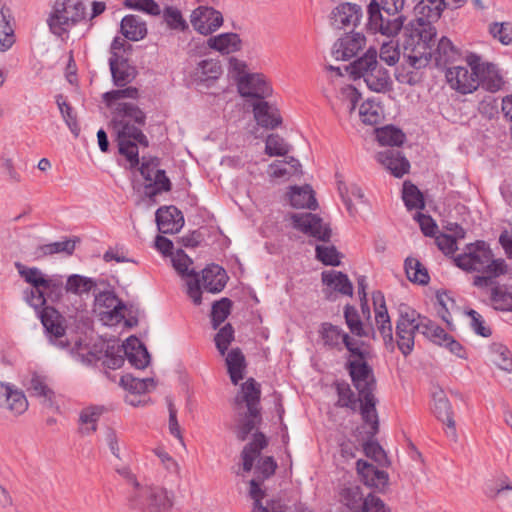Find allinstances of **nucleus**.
Returning a JSON list of instances; mask_svg holds the SVG:
<instances>
[{"label": "nucleus", "mask_w": 512, "mask_h": 512, "mask_svg": "<svg viewBox=\"0 0 512 512\" xmlns=\"http://www.w3.org/2000/svg\"><path fill=\"white\" fill-rule=\"evenodd\" d=\"M139 97L136 87H126L106 92L102 98L111 111V126L117 135L119 153L131 168L139 164L138 146H148V140L140 127L145 123L144 112L133 102Z\"/></svg>", "instance_id": "1"}, {"label": "nucleus", "mask_w": 512, "mask_h": 512, "mask_svg": "<svg viewBox=\"0 0 512 512\" xmlns=\"http://www.w3.org/2000/svg\"><path fill=\"white\" fill-rule=\"evenodd\" d=\"M115 461H111L116 472L121 475L129 487L126 504L136 512H166L173 506V495L162 486L142 483L131 472L132 460L129 450H113Z\"/></svg>", "instance_id": "2"}, {"label": "nucleus", "mask_w": 512, "mask_h": 512, "mask_svg": "<svg viewBox=\"0 0 512 512\" xmlns=\"http://www.w3.org/2000/svg\"><path fill=\"white\" fill-rule=\"evenodd\" d=\"M241 464L235 469L239 476H245L254 470L255 477L250 480L249 497L253 500L252 512H289L280 499H266V492L261 488L262 481L274 474L277 464L270 456H262L261 450H243Z\"/></svg>", "instance_id": "3"}, {"label": "nucleus", "mask_w": 512, "mask_h": 512, "mask_svg": "<svg viewBox=\"0 0 512 512\" xmlns=\"http://www.w3.org/2000/svg\"><path fill=\"white\" fill-rule=\"evenodd\" d=\"M455 265L468 273H476L473 285L487 287L493 278L505 275L508 265L502 258H494L490 246L485 241H476L465 246L454 258Z\"/></svg>", "instance_id": "4"}, {"label": "nucleus", "mask_w": 512, "mask_h": 512, "mask_svg": "<svg viewBox=\"0 0 512 512\" xmlns=\"http://www.w3.org/2000/svg\"><path fill=\"white\" fill-rule=\"evenodd\" d=\"M349 371L354 386L359 392L361 402V415L364 421L363 428L369 434L362 448H381L374 438L378 431V416L376 412V399L373 391L375 381L371 369L364 361V357L349 360Z\"/></svg>", "instance_id": "5"}, {"label": "nucleus", "mask_w": 512, "mask_h": 512, "mask_svg": "<svg viewBox=\"0 0 512 512\" xmlns=\"http://www.w3.org/2000/svg\"><path fill=\"white\" fill-rule=\"evenodd\" d=\"M404 58L414 69L425 67L433 56L436 29L427 21L412 20L403 32Z\"/></svg>", "instance_id": "6"}, {"label": "nucleus", "mask_w": 512, "mask_h": 512, "mask_svg": "<svg viewBox=\"0 0 512 512\" xmlns=\"http://www.w3.org/2000/svg\"><path fill=\"white\" fill-rule=\"evenodd\" d=\"M85 6L81 0H55L47 18L51 33L62 39L85 18Z\"/></svg>", "instance_id": "7"}, {"label": "nucleus", "mask_w": 512, "mask_h": 512, "mask_svg": "<svg viewBox=\"0 0 512 512\" xmlns=\"http://www.w3.org/2000/svg\"><path fill=\"white\" fill-rule=\"evenodd\" d=\"M353 73L363 78L370 90L378 93L388 91L392 85L388 71L378 64L377 51L374 48H369L354 62Z\"/></svg>", "instance_id": "8"}, {"label": "nucleus", "mask_w": 512, "mask_h": 512, "mask_svg": "<svg viewBox=\"0 0 512 512\" xmlns=\"http://www.w3.org/2000/svg\"><path fill=\"white\" fill-rule=\"evenodd\" d=\"M227 274L225 270L218 265H210L203 269L201 278L197 275L187 280V294L195 305L202 302L201 289L210 293H219L223 290L227 282Z\"/></svg>", "instance_id": "9"}, {"label": "nucleus", "mask_w": 512, "mask_h": 512, "mask_svg": "<svg viewBox=\"0 0 512 512\" xmlns=\"http://www.w3.org/2000/svg\"><path fill=\"white\" fill-rule=\"evenodd\" d=\"M383 4V0L381 1ZM399 11H387L383 5L372 0L368 5V29L373 33H381L387 37L396 36L404 28V17Z\"/></svg>", "instance_id": "10"}, {"label": "nucleus", "mask_w": 512, "mask_h": 512, "mask_svg": "<svg viewBox=\"0 0 512 512\" xmlns=\"http://www.w3.org/2000/svg\"><path fill=\"white\" fill-rule=\"evenodd\" d=\"M396 322L397 346L403 355H409L414 348L415 333H420L419 313L409 305L401 303L398 306Z\"/></svg>", "instance_id": "11"}, {"label": "nucleus", "mask_w": 512, "mask_h": 512, "mask_svg": "<svg viewBox=\"0 0 512 512\" xmlns=\"http://www.w3.org/2000/svg\"><path fill=\"white\" fill-rule=\"evenodd\" d=\"M467 66H453L446 72L447 82L452 89L461 94H470L479 87L478 62L479 57L469 55Z\"/></svg>", "instance_id": "12"}, {"label": "nucleus", "mask_w": 512, "mask_h": 512, "mask_svg": "<svg viewBox=\"0 0 512 512\" xmlns=\"http://www.w3.org/2000/svg\"><path fill=\"white\" fill-rule=\"evenodd\" d=\"M222 75L221 62L215 58H205L196 62L192 67L189 72V80L200 89H209L215 86Z\"/></svg>", "instance_id": "13"}, {"label": "nucleus", "mask_w": 512, "mask_h": 512, "mask_svg": "<svg viewBox=\"0 0 512 512\" xmlns=\"http://www.w3.org/2000/svg\"><path fill=\"white\" fill-rule=\"evenodd\" d=\"M125 304L112 292H101L95 299V312L104 325L114 326L124 319Z\"/></svg>", "instance_id": "14"}, {"label": "nucleus", "mask_w": 512, "mask_h": 512, "mask_svg": "<svg viewBox=\"0 0 512 512\" xmlns=\"http://www.w3.org/2000/svg\"><path fill=\"white\" fill-rule=\"evenodd\" d=\"M363 17L360 5L342 2L335 6L329 14V24L336 30H354Z\"/></svg>", "instance_id": "15"}, {"label": "nucleus", "mask_w": 512, "mask_h": 512, "mask_svg": "<svg viewBox=\"0 0 512 512\" xmlns=\"http://www.w3.org/2000/svg\"><path fill=\"white\" fill-rule=\"evenodd\" d=\"M20 276L32 286L29 293H26L27 303L35 309L42 308L45 305V299L40 290L45 283L48 275L44 274L36 267H27L21 263H15Z\"/></svg>", "instance_id": "16"}, {"label": "nucleus", "mask_w": 512, "mask_h": 512, "mask_svg": "<svg viewBox=\"0 0 512 512\" xmlns=\"http://www.w3.org/2000/svg\"><path fill=\"white\" fill-rule=\"evenodd\" d=\"M224 19L220 11L208 6H199L192 11L190 23L195 31L207 36L223 25Z\"/></svg>", "instance_id": "17"}, {"label": "nucleus", "mask_w": 512, "mask_h": 512, "mask_svg": "<svg viewBox=\"0 0 512 512\" xmlns=\"http://www.w3.org/2000/svg\"><path fill=\"white\" fill-rule=\"evenodd\" d=\"M140 173L146 181V187L153 189L148 192L150 195L167 192L171 189V182L166 176L165 171L159 168V160L157 158L146 159L143 157Z\"/></svg>", "instance_id": "18"}, {"label": "nucleus", "mask_w": 512, "mask_h": 512, "mask_svg": "<svg viewBox=\"0 0 512 512\" xmlns=\"http://www.w3.org/2000/svg\"><path fill=\"white\" fill-rule=\"evenodd\" d=\"M290 219L293 227L300 232L317 240H329L331 230L317 215L311 213H294L290 216Z\"/></svg>", "instance_id": "19"}, {"label": "nucleus", "mask_w": 512, "mask_h": 512, "mask_svg": "<svg viewBox=\"0 0 512 512\" xmlns=\"http://www.w3.org/2000/svg\"><path fill=\"white\" fill-rule=\"evenodd\" d=\"M237 89L242 97L263 99L272 94V87L262 73H251L239 79Z\"/></svg>", "instance_id": "20"}, {"label": "nucleus", "mask_w": 512, "mask_h": 512, "mask_svg": "<svg viewBox=\"0 0 512 512\" xmlns=\"http://www.w3.org/2000/svg\"><path fill=\"white\" fill-rule=\"evenodd\" d=\"M366 44L365 36L360 32H351L339 38L333 45L336 60H349L357 55Z\"/></svg>", "instance_id": "21"}, {"label": "nucleus", "mask_w": 512, "mask_h": 512, "mask_svg": "<svg viewBox=\"0 0 512 512\" xmlns=\"http://www.w3.org/2000/svg\"><path fill=\"white\" fill-rule=\"evenodd\" d=\"M372 299L377 330L382 336L385 344L391 346L393 344V330L390 316L385 304L384 295L377 291L373 293Z\"/></svg>", "instance_id": "22"}, {"label": "nucleus", "mask_w": 512, "mask_h": 512, "mask_svg": "<svg viewBox=\"0 0 512 512\" xmlns=\"http://www.w3.org/2000/svg\"><path fill=\"white\" fill-rule=\"evenodd\" d=\"M41 322L47 332L50 334L51 341L59 347L67 345L63 318L57 310L52 307H44L41 312Z\"/></svg>", "instance_id": "23"}, {"label": "nucleus", "mask_w": 512, "mask_h": 512, "mask_svg": "<svg viewBox=\"0 0 512 512\" xmlns=\"http://www.w3.org/2000/svg\"><path fill=\"white\" fill-rule=\"evenodd\" d=\"M156 223L163 234H174L184 225L182 212L175 206H163L156 212Z\"/></svg>", "instance_id": "24"}, {"label": "nucleus", "mask_w": 512, "mask_h": 512, "mask_svg": "<svg viewBox=\"0 0 512 512\" xmlns=\"http://www.w3.org/2000/svg\"><path fill=\"white\" fill-rule=\"evenodd\" d=\"M0 406L19 415L28 409V401L21 390L6 383H0Z\"/></svg>", "instance_id": "25"}, {"label": "nucleus", "mask_w": 512, "mask_h": 512, "mask_svg": "<svg viewBox=\"0 0 512 512\" xmlns=\"http://www.w3.org/2000/svg\"><path fill=\"white\" fill-rule=\"evenodd\" d=\"M16 42L15 19L5 4H0V52L10 50Z\"/></svg>", "instance_id": "26"}, {"label": "nucleus", "mask_w": 512, "mask_h": 512, "mask_svg": "<svg viewBox=\"0 0 512 512\" xmlns=\"http://www.w3.org/2000/svg\"><path fill=\"white\" fill-rule=\"evenodd\" d=\"M377 161L391 172L395 177H402L408 173L410 164L401 153L394 149H385L376 156Z\"/></svg>", "instance_id": "27"}, {"label": "nucleus", "mask_w": 512, "mask_h": 512, "mask_svg": "<svg viewBox=\"0 0 512 512\" xmlns=\"http://www.w3.org/2000/svg\"><path fill=\"white\" fill-rule=\"evenodd\" d=\"M207 46L221 55H228L239 52L243 43L237 33L226 32L208 38Z\"/></svg>", "instance_id": "28"}, {"label": "nucleus", "mask_w": 512, "mask_h": 512, "mask_svg": "<svg viewBox=\"0 0 512 512\" xmlns=\"http://www.w3.org/2000/svg\"><path fill=\"white\" fill-rule=\"evenodd\" d=\"M24 386L30 396L37 397L43 402H51L54 392L50 387L48 378L40 373L32 372L24 380Z\"/></svg>", "instance_id": "29"}, {"label": "nucleus", "mask_w": 512, "mask_h": 512, "mask_svg": "<svg viewBox=\"0 0 512 512\" xmlns=\"http://www.w3.org/2000/svg\"><path fill=\"white\" fill-rule=\"evenodd\" d=\"M357 471L361 475L365 485L377 490H383L388 483V474L375 467L368 461L359 459L356 463Z\"/></svg>", "instance_id": "30"}, {"label": "nucleus", "mask_w": 512, "mask_h": 512, "mask_svg": "<svg viewBox=\"0 0 512 512\" xmlns=\"http://www.w3.org/2000/svg\"><path fill=\"white\" fill-rule=\"evenodd\" d=\"M433 412L446 426L445 432L447 436L454 438L456 436V429L452 406L448 398L442 392L434 395Z\"/></svg>", "instance_id": "31"}, {"label": "nucleus", "mask_w": 512, "mask_h": 512, "mask_svg": "<svg viewBox=\"0 0 512 512\" xmlns=\"http://www.w3.org/2000/svg\"><path fill=\"white\" fill-rule=\"evenodd\" d=\"M122 347L127 360L135 368L144 369L149 364L148 351L138 338L129 337Z\"/></svg>", "instance_id": "32"}, {"label": "nucleus", "mask_w": 512, "mask_h": 512, "mask_svg": "<svg viewBox=\"0 0 512 512\" xmlns=\"http://www.w3.org/2000/svg\"><path fill=\"white\" fill-rule=\"evenodd\" d=\"M419 324L420 333L430 341L438 345L459 346V343L455 341L450 335H448L443 328L438 326L426 316H422L420 313Z\"/></svg>", "instance_id": "33"}, {"label": "nucleus", "mask_w": 512, "mask_h": 512, "mask_svg": "<svg viewBox=\"0 0 512 512\" xmlns=\"http://www.w3.org/2000/svg\"><path fill=\"white\" fill-rule=\"evenodd\" d=\"M254 118L258 125L265 128H275L281 124L278 110L266 101H257L253 104Z\"/></svg>", "instance_id": "34"}, {"label": "nucleus", "mask_w": 512, "mask_h": 512, "mask_svg": "<svg viewBox=\"0 0 512 512\" xmlns=\"http://www.w3.org/2000/svg\"><path fill=\"white\" fill-rule=\"evenodd\" d=\"M120 384L130 393V395L126 397V401L131 405H136V401L132 398L134 395L148 393L156 387L152 378L139 379L130 374L122 376Z\"/></svg>", "instance_id": "35"}, {"label": "nucleus", "mask_w": 512, "mask_h": 512, "mask_svg": "<svg viewBox=\"0 0 512 512\" xmlns=\"http://www.w3.org/2000/svg\"><path fill=\"white\" fill-rule=\"evenodd\" d=\"M267 174L273 179L288 180L293 176L301 174V165L293 157H289L287 160H277L268 166Z\"/></svg>", "instance_id": "36"}, {"label": "nucleus", "mask_w": 512, "mask_h": 512, "mask_svg": "<svg viewBox=\"0 0 512 512\" xmlns=\"http://www.w3.org/2000/svg\"><path fill=\"white\" fill-rule=\"evenodd\" d=\"M478 75L479 84L491 92H496L501 89L503 85L502 76L499 73L498 68L491 63L478 62Z\"/></svg>", "instance_id": "37"}, {"label": "nucleus", "mask_w": 512, "mask_h": 512, "mask_svg": "<svg viewBox=\"0 0 512 512\" xmlns=\"http://www.w3.org/2000/svg\"><path fill=\"white\" fill-rule=\"evenodd\" d=\"M260 387L259 384L254 379H248L241 387L240 395L237 397L236 401L238 403L245 402L248 413L256 417L258 410V403L260 399Z\"/></svg>", "instance_id": "38"}, {"label": "nucleus", "mask_w": 512, "mask_h": 512, "mask_svg": "<svg viewBox=\"0 0 512 512\" xmlns=\"http://www.w3.org/2000/svg\"><path fill=\"white\" fill-rule=\"evenodd\" d=\"M445 7V0H419L414 9L418 20L432 24L440 18Z\"/></svg>", "instance_id": "39"}, {"label": "nucleus", "mask_w": 512, "mask_h": 512, "mask_svg": "<svg viewBox=\"0 0 512 512\" xmlns=\"http://www.w3.org/2000/svg\"><path fill=\"white\" fill-rule=\"evenodd\" d=\"M488 361L498 369L507 373L512 372V354L509 349L500 343H493L488 349Z\"/></svg>", "instance_id": "40"}, {"label": "nucleus", "mask_w": 512, "mask_h": 512, "mask_svg": "<svg viewBox=\"0 0 512 512\" xmlns=\"http://www.w3.org/2000/svg\"><path fill=\"white\" fill-rule=\"evenodd\" d=\"M121 32L128 40L139 41L147 35V26L140 17L127 15L121 21Z\"/></svg>", "instance_id": "41"}, {"label": "nucleus", "mask_w": 512, "mask_h": 512, "mask_svg": "<svg viewBox=\"0 0 512 512\" xmlns=\"http://www.w3.org/2000/svg\"><path fill=\"white\" fill-rule=\"evenodd\" d=\"M324 285L331 291H337L343 295H352L353 287L347 275L342 272L329 270L322 273Z\"/></svg>", "instance_id": "42"}, {"label": "nucleus", "mask_w": 512, "mask_h": 512, "mask_svg": "<svg viewBox=\"0 0 512 512\" xmlns=\"http://www.w3.org/2000/svg\"><path fill=\"white\" fill-rule=\"evenodd\" d=\"M289 199L290 204L297 209L307 208L315 210L317 208V201L314 197V192L308 185L303 187H292Z\"/></svg>", "instance_id": "43"}, {"label": "nucleus", "mask_w": 512, "mask_h": 512, "mask_svg": "<svg viewBox=\"0 0 512 512\" xmlns=\"http://www.w3.org/2000/svg\"><path fill=\"white\" fill-rule=\"evenodd\" d=\"M227 370L233 384H237L244 377L245 357L240 349H232L225 359Z\"/></svg>", "instance_id": "44"}, {"label": "nucleus", "mask_w": 512, "mask_h": 512, "mask_svg": "<svg viewBox=\"0 0 512 512\" xmlns=\"http://www.w3.org/2000/svg\"><path fill=\"white\" fill-rule=\"evenodd\" d=\"M358 115L364 124L376 125L382 121L384 111L380 103L373 99H367L360 104Z\"/></svg>", "instance_id": "45"}, {"label": "nucleus", "mask_w": 512, "mask_h": 512, "mask_svg": "<svg viewBox=\"0 0 512 512\" xmlns=\"http://www.w3.org/2000/svg\"><path fill=\"white\" fill-rule=\"evenodd\" d=\"M55 101L67 127L75 137H78L80 133V126L78 124L77 115L73 107L68 103L67 99L61 94L55 97Z\"/></svg>", "instance_id": "46"}, {"label": "nucleus", "mask_w": 512, "mask_h": 512, "mask_svg": "<svg viewBox=\"0 0 512 512\" xmlns=\"http://www.w3.org/2000/svg\"><path fill=\"white\" fill-rule=\"evenodd\" d=\"M341 501L351 510V512H363L366 504V497L363 496L358 486L345 487L340 493Z\"/></svg>", "instance_id": "47"}, {"label": "nucleus", "mask_w": 512, "mask_h": 512, "mask_svg": "<svg viewBox=\"0 0 512 512\" xmlns=\"http://www.w3.org/2000/svg\"><path fill=\"white\" fill-rule=\"evenodd\" d=\"M490 36L504 46L512 44V22H492L488 25Z\"/></svg>", "instance_id": "48"}, {"label": "nucleus", "mask_w": 512, "mask_h": 512, "mask_svg": "<svg viewBox=\"0 0 512 512\" xmlns=\"http://www.w3.org/2000/svg\"><path fill=\"white\" fill-rule=\"evenodd\" d=\"M63 291V278L58 275L48 276L40 290L45 301L49 299L52 302L60 300Z\"/></svg>", "instance_id": "49"}, {"label": "nucleus", "mask_w": 512, "mask_h": 512, "mask_svg": "<svg viewBox=\"0 0 512 512\" xmlns=\"http://www.w3.org/2000/svg\"><path fill=\"white\" fill-rule=\"evenodd\" d=\"M405 272L407 278L414 283L424 285L429 282L426 268L415 258L406 259Z\"/></svg>", "instance_id": "50"}, {"label": "nucleus", "mask_w": 512, "mask_h": 512, "mask_svg": "<svg viewBox=\"0 0 512 512\" xmlns=\"http://www.w3.org/2000/svg\"><path fill=\"white\" fill-rule=\"evenodd\" d=\"M109 63L116 86H124L133 79V72L125 62H119L118 58L111 57Z\"/></svg>", "instance_id": "51"}, {"label": "nucleus", "mask_w": 512, "mask_h": 512, "mask_svg": "<svg viewBox=\"0 0 512 512\" xmlns=\"http://www.w3.org/2000/svg\"><path fill=\"white\" fill-rule=\"evenodd\" d=\"M320 334L325 345L330 347H340L342 342L347 340L346 333H344L339 327L329 323H324L322 325Z\"/></svg>", "instance_id": "52"}, {"label": "nucleus", "mask_w": 512, "mask_h": 512, "mask_svg": "<svg viewBox=\"0 0 512 512\" xmlns=\"http://www.w3.org/2000/svg\"><path fill=\"white\" fill-rule=\"evenodd\" d=\"M490 300L496 310H512V293L503 286H495L491 289Z\"/></svg>", "instance_id": "53"}, {"label": "nucleus", "mask_w": 512, "mask_h": 512, "mask_svg": "<svg viewBox=\"0 0 512 512\" xmlns=\"http://www.w3.org/2000/svg\"><path fill=\"white\" fill-rule=\"evenodd\" d=\"M402 198L409 210L422 209L424 207V200L421 192L415 185L409 182H405L403 184Z\"/></svg>", "instance_id": "54"}, {"label": "nucleus", "mask_w": 512, "mask_h": 512, "mask_svg": "<svg viewBox=\"0 0 512 512\" xmlns=\"http://www.w3.org/2000/svg\"><path fill=\"white\" fill-rule=\"evenodd\" d=\"M377 139L385 146H400L405 139L404 133L393 126H386L377 132Z\"/></svg>", "instance_id": "55"}, {"label": "nucleus", "mask_w": 512, "mask_h": 512, "mask_svg": "<svg viewBox=\"0 0 512 512\" xmlns=\"http://www.w3.org/2000/svg\"><path fill=\"white\" fill-rule=\"evenodd\" d=\"M361 95L354 87L346 85L339 92L340 105L350 115L355 111Z\"/></svg>", "instance_id": "56"}, {"label": "nucleus", "mask_w": 512, "mask_h": 512, "mask_svg": "<svg viewBox=\"0 0 512 512\" xmlns=\"http://www.w3.org/2000/svg\"><path fill=\"white\" fill-rule=\"evenodd\" d=\"M171 262L174 269L182 277H187L188 280L195 277L196 274L193 269H190L192 260L182 250H178L172 255Z\"/></svg>", "instance_id": "57"}, {"label": "nucleus", "mask_w": 512, "mask_h": 512, "mask_svg": "<svg viewBox=\"0 0 512 512\" xmlns=\"http://www.w3.org/2000/svg\"><path fill=\"white\" fill-rule=\"evenodd\" d=\"M290 150L289 145L278 134H270L265 141V153L270 156H284Z\"/></svg>", "instance_id": "58"}, {"label": "nucleus", "mask_w": 512, "mask_h": 512, "mask_svg": "<svg viewBox=\"0 0 512 512\" xmlns=\"http://www.w3.org/2000/svg\"><path fill=\"white\" fill-rule=\"evenodd\" d=\"M94 286L91 279L80 276L72 275L67 279L65 290L77 295L88 293Z\"/></svg>", "instance_id": "59"}, {"label": "nucleus", "mask_w": 512, "mask_h": 512, "mask_svg": "<svg viewBox=\"0 0 512 512\" xmlns=\"http://www.w3.org/2000/svg\"><path fill=\"white\" fill-rule=\"evenodd\" d=\"M379 57L389 66H394L400 59V49L397 41L389 40L380 47Z\"/></svg>", "instance_id": "60"}, {"label": "nucleus", "mask_w": 512, "mask_h": 512, "mask_svg": "<svg viewBox=\"0 0 512 512\" xmlns=\"http://www.w3.org/2000/svg\"><path fill=\"white\" fill-rule=\"evenodd\" d=\"M124 5L128 9L137 10L152 16L160 15L161 9L154 0H125Z\"/></svg>", "instance_id": "61"}, {"label": "nucleus", "mask_w": 512, "mask_h": 512, "mask_svg": "<svg viewBox=\"0 0 512 512\" xmlns=\"http://www.w3.org/2000/svg\"><path fill=\"white\" fill-rule=\"evenodd\" d=\"M231 309V301L228 298H222L220 301H217L213 307L211 312V318L213 327L216 329L221 323L225 321V319L230 314Z\"/></svg>", "instance_id": "62"}, {"label": "nucleus", "mask_w": 512, "mask_h": 512, "mask_svg": "<svg viewBox=\"0 0 512 512\" xmlns=\"http://www.w3.org/2000/svg\"><path fill=\"white\" fill-rule=\"evenodd\" d=\"M234 340V329L230 324L223 326L215 335L214 341L219 353L224 356L229 345Z\"/></svg>", "instance_id": "63"}, {"label": "nucleus", "mask_w": 512, "mask_h": 512, "mask_svg": "<svg viewBox=\"0 0 512 512\" xmlns=\"http://www.w3.org/2000/svg\"><path fill=\"white\" fill-rule=\"evenodd\" d=\"M316 256L325 265L338 266L340 264V255L333 246L318 245Z\"/></svg>", "instance_id": "64"}]
</instances>
